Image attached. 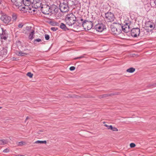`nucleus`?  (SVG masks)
Masks as SVG:
<instances>
[{"label": "nucleus", "instance_id": "nucleus-1", "mask_svg": "<svg viewBox=\"0 0 156 156\" xmlns=\"http://www.w3.org/2000/svg\"><path fill=\"white\" fill-rule=\"evenodd\" d=\"M122 28L121 24L114 22L111 26L112 33L114 35H118L121 33Z\"/></svg>", "mask_w": 156, "mask_h": 156}, {"label": "nucleus", "instance_id": "nucleus-2", "mask_svg": "<svg viewBox=\"0 0 156 156\" xmlns=\"http://www.w3.org/2000/svg\"><path fill=\"white\" fill-rule=\"evenodd\" d=\"M76 17L72 13L68 14L66 16L65 20L66 24L69 26H73L76 20Z\"/></svg>", "mask_w": 156, "mask_h": 156}, {"label": "nucleus", "instance_id": "nucleus-3", "mask_svg": "<svg viewBox=\"0 0 156 156\" xmlns=\"http://www.w3.org/2000/svg\"><path fill=\"white\" fill-rule=\"evenodd\" d=\"M59 7V9L62 12H67L69 11V8L68 2L66 1H64L60 2Z\"/></svg>", "mask_w": 156, "mask_h": 156}, {"label": "nucleus", "instance_id": "nucleus-4", "mask_svg": "<svg viewBox=\"0 0 156 156\" xmlns=\"http://www.w3.org/2000/svg\"><path fill=\"white\" fill-rule=\"evenodd\" d=\"M41 11L44 14L48 15L51 14L52 10L50 7L48 5H43L41 6Z\"/></svg>", "mask_w": 156, "mask_h": 156}, {"label": "nucleus", "instance_id": "nucleus-5", "mask_svg": "<svg viewBox=\"0 0 156 156\" xmlns=\"http://www.w3.org/2000/svg\"><path fill=\"white\" fill-rule=\"evenodd\" d=\"M1 16L0 17V20L2 21L5 24H8L11 21V17L6 14L3 13H1L0 14Z\"/></svg>", "mask_w": 156, "mask_h": 156}, {"label": "nucleus", "instance_id": "nucleus-6", "mask_svg": "<svg viewBox=\"0 0 156 156\" xmlns=\"http://www.w3.org/2000/svg\"><path fill=\"white\" fill-rule=\"evenodd\" d=\"M84 28L85 30H89L91 29L93 27V23L91 21H88L87 20H84L83 22Z\"/></svg>", "mask_w": 156, "mask_h": 156}, {"label": "nucleus", "instance_id": "nucleus-7", "mask_svg": "<svg viewBox=\"0 0 156 156\" xmlns=\"http://www.w3.org/2000/svg\"><path fill=\"white\" fill-rule=\"evenodd\" d=\"M114 19V15L112 12H108L105 14V19L108 22H112Z\"/></svg>", "mask_w": 156, "mask_h": 156}, {"label": "nucleus", "instance_id": "nucleus-8", "mask_svg": "<svg viewBox=\"0 0 156 156\" xmlns=\"http://www.w3.org/2000/svg\"><path fill=\"white\" fill-rule=\"evenodd\" d=\"M140 33V29L138 28H133L132 29L131 31V35L134 37L139 36Z\"/></svg>", "mask_w": 156, "mask_h": 156}, {"label": "nucleus", "instance_id": "nucleus-9", "mask_svg": "<svg viewBox=\"0 0 156 156\" xmlns=\"http://www.w3.org/2000/svg\"><path fill=\"white\" fill-rule=\"evenodd\" d=\"M105 27V26L102 23H100L95 25L94 28L97 31L101 32L104 30Z\"/></svg>", "mask_w": 156, "mask_h": 156}, {"label": "nucleus", "instance_id": "nucleus-10", "mask_svg": "<svg viewBox=\"0 0 156 156\" xmlns=\"http://www.w3.org/2000/svg\"><path fill=\"white\" fill-rule=\"evenodd\" d=\"M11 1L16 6L19 7L22 5L23 0H11Z\"/></svg>", "mask_w": 156, "mask_h": 156}, {"label": "nucleus", "instance_id": "nucleus-11", "mask_svg": "<svg viewBox=\"0 0 156 156\" xmlns=\"http://www.w3.org/2000/svg\"><path fill=\"white\" fill-rule=\"evenodd\" d=\"M2 33L0 35L1 39L6 40L8 37V34L6 30H4L3 28H1Z\"/></svg>", "mask_w": 156, "mask_h": 156}, {"label": "nucleus", "instance_id": "nucleus-12", "mask_svg": "<svg viewBox=\"0 0 156 156\" xmlns=\"http://www.w3.org/2000/svg\"><path fill=\"white\" fill-rule=\"evenodd\" d=\"M129 23H125V24L123 25H121L122 30H123L125 32L127 33L129 31Z\"/></svg>", "mask_w": 156, "mask_h": 156}, {"label": "nucleus", "instance_id": "nucleus-13", "mask_svg": "<svg viewBox=\"0 0 156 156\" xmlns=\"http://www.w3.org/2000/svg\"><path fill=\"white\" fill-rule=\"evenodd\" d=\"M83 27V22L82 23V22H80L79 20L76 19L75 24L73 26V28H77L78 27Z\"/></svg>", "mask_w": 156, "mask_h": 156}, {"label": "nucleus", "instance_id": "nucleus-14", "mask_svg": "<svg viewBox=\"0 0 156 156\" xmlns=\"http://www.w3.org/2000/svg\"><path fill=\"white\" fill-rule=\"evenodd\" d=\"M146 27L148 28V29H149V28H150V31H151L155 28V25L154 23L148 22L146 24Z\"/></svg>", "mask_w": 156, "mask_h": 156}, {"label": "nucleus", "instance_id": "nucleus-15", "mask_svg": "<svg viewBox=\"0 0 156 156\" xmlns=\"http://www.w3.org/2000/svg\"><path fill=\"white\" fill-rule=\"evenodd\" d=\"M104 126L107 127V129H111L113 131H118V129L115 127H113L112 126L110 125L108 126L107 124H105Z\"/></svg>", "mask_w": 156, "mask_h": 156}, {"label": "nucleus", "instance_id": "nucleus-16", "mask_svg": "<svg viewBox=\"0 0 156 156\" xmlns=\"http://www.w3.org/2000/svg\"><path fill=\"white\" fill-rule=\"evenodd\" d=\"M26 31L25 32V34H28L30 33L33 30H34L31 26H27L26 28Z\"/></svg>", "mask_w": 156, "mask_h": 156}, {"label": "nucleus", "instance_id": "nucleus-17", "mask_svg": "<svg viewBox=\"0 0 156 156\" xmlns=\"http://www.w3.org/2000/svg\"><path fill=\"white\" fill-rule=\"evenodd\" d=\"M31 3V1L30 0H23V4L25 6H29Z\"/></svg>", "mask_w": 156, "mask_h": 156}, {"label": "nucleus", "instance_id": "nucleus-18", "mask_svg": "<svg viewBox=\"0 0 156 156\" xmlns=\"http://www.w3.org/2000/svg\"><path fill=\"white\" fill-rule=\"evenodd\" d=\"M60 28L62 30L64 31L68 30L69 29H68L66 26V25L63 23H61L60 26Z\"/></svg>", "mask_w": 156, "mask_h": 156}, {"label": "nucleus", "instance_id": "nucleus-19", "mask_svg": "<svg viewBox=\"0 0 156 156\" xmlns=\"http://www.w3.org/2000/svg\"><path fill=\"white\" fill-rule=\"evenodd\" d=\"M29 39L32 40L33 39L34 37L33 36L34 34V30H33L30 33H29Z\"/></svg>", "mask_w": 156, "mask_h": 156}, {"label": "nucleus", "instance_id": "nucleus-20", "mask_svg": "<svg viewBox=\"0 0 156 156\" xmlns=\"http://www.w3.org/2000/svg\"><path fill=\"white\" fill-rule=\"evenodd\" d=\"M16 54L18 56H24L26 54L22 52L21 51H16Z\"/></svg>", "mask_w": 156, "mask_h": 156}, {"label": "nucleus", "instance_id": "nucleus-21", "mask_svg": "<svg viewBox=\"0 0 156 156\" xmlns=\"http://www.w3.org/2000/svg\"><path fill=\"white\" fill-rule=\"evenodd\" d=\"M135 68L131 67L129 69H128L126 70V72L129 73H133L135 71Z\"/></svg>", "mask_w": 156, "mask_h": 156}, {"label": "nucleus", "instance_id": "nucleus-22", "mask_svg": "<svg viewBox=\"0 0 156 156\" xmlns=\"http://www.w3.org/2000/svg\"><path fill=\"white\" fill-rule=\"evenodd\" d=\"M8 143V141L5 140H0V145H4Z\"/></svg>", "mask_w": 156, "mask_h": 156}, {"label": "nucleus", "instance_id": "nucleus-23", "mask_svg": "<svg viewBox=\"0 0 156 156\" xmlns=\"http://www.w3.org/2000/svg\"><path fill=\"white\" fill-rule=\"evenodd\" d=\"M34 6L35 8H38L41 7V3L40 2H37L35 3H34Z\"/></svg>", "mask_w": 156, "mask_h": 156}, {"label": "nucleus", "instance_id": "nucleus-24", "mask_svg": "<svg viewBox=\"0 0 156 156\" xmlns=\"http://www.w3.org/2000/svg\"><path fill=\"white\" fill-rule=\"evenodd\" d=\"M36 144H45L46 143V140L41 141V140H37L35 142Z\"/></svg>", "mask_w": 156, "mask_h": 156}, {"label": "nucleus", "instance_id": "nucleus-25", "mask_svg": "<svg viewBox=\"0 0 156 156\" xmlns=\"http://www.w3.org/2000/svg\"><path fill=\"white\" fill-rule=\"evenodd\" d=\"M17 18V16L15 13H13L12 15V19L14 21H16Z\"/></svg>", "mask_w": 156, "mask_h": 156}, {"label": "nucleus", "instance_id": "nucleus-26", "mask_svg": "<svg viewBox=\"0 0 156 156\" xmlns=\"http://www.w3.org/2000/svg\"><path fill=\"white\" fill-rule=\"evenodd\" d=\"M110 95V94H103V95H101L100 96V98H105V97H107L108 96H109Z\"/></svg>", "mask_w": 156, "mask_h": 156}, {"label": "nucleus", "instance_id": "nucleus-27", "mask_svg": "<svg viewBox=\"0 0 156 156\" xmlns=\"http://www.w3.org/2000/svg\"><path fill=\"white\" fill-rule=\"evenodd\" d=\"M27 75V76H29L30 78H32L33 76V74L31 73L30 72L28 73Z\"/></svg>", "mask_w": 156, "mask_h": 156}, {"label": "nucleus", "instance_id": "nucleus-28", "mask_svg": "<svg viewBox=\"0 0 156 156\" xmlns=\"http://www.w3.org/2000/svg\"><path fill=\"white\" fill-rule=\"evenodd\" d=\"M45 38L46 40H48L50 38L48 34H45Z\"/></svg>", "mask_w": 156, "mask_h": 156}, {"label": "nucleus", "instance_id": "nucleus-29", "mask_svg": "<svg viewBox=\"0 0 156 156\" xmlns=\"http://www.w3.org/2000/svg\"><path fill=\"white\" fill-rule=\"evenodd\" d=\"M136 145L133 143H131L130 144V146L131 147H135Z\"/></svg>", "mask_w": 156, "mask_h": 156}, {"label": "nucleus", "instance_id": "nucleus-30", "mask_svg": "<svg viewBox=\"0 0 156 156\" xmlns=\"http://www.w3.org/2000/svg\"><path fill=\"white\" fill-rule=\"evenodd\" d=\"M51 30L53 31H55L58 30V28L55 27H52L51 28Z\"/></svg>", "mask_w": 156, "mask_h": 156}, {"label": "nucleus", "instance_id": "nucleus-31", "mask_svg": "<svg viewBox=\"0 0 156 156\" xmlns=\"http://www.w3.org/2000/svg\"><path fill=\"white\" fill-rule=\"evenodd\" d=\"M52 25L53 26H58L59 23L56 22H54L53 23Z\"/></svg>", "mask_w": 156, "mask_h": 156}, {"label": "nucleus", "instance_id": "nucleus-32", "mask_svg": "<svg viewBox=\"0 0 156 156\" xmlns=\"http://www.w3.org/2000/svg\"><path fill=\"white\" fill-rule=\"evenodd\" d=\"M75 69V68L74 66H71L70 67L69 69L71 71H73Z\"/></svg>", "mask_w": 156, "mask_h": 156}, {"label": "nucleus", "instance_id": "nucleus-33", "mask_svg": "<svg viewBox=\"0 0 156 156\" xmlns=\"http://www.w3.org/2000/svg\"><path fill=\"white\" fill-rule=\"evenodd\" d=\"M23 26V24L22 23H21L19 24L18 26V27L19 28H21Z\"/></svg>", "mask_w": 156, "mask_h": 156}, {"label": "nucleus", "instance_id": "nucleus-34", "mask_svg": "<svg viewBox=\"0 0 156 156\" xmlns=\"http://www.w3.org/2000/svg\"><path fill=\"white\" fill-rule=\"evenodd\" d=\"M41 41V40L39 38L37 39L34 40V41H37V42H39Z\"/></svg>", "mask_w": 156, "mask_h": 156}, {"label": "nucleus", "instance_id": "nucleus-35", "mask_svg": "<svg viewBox=\"0 0 156 156\" xmlns=\"http://www.w3.org/2000/svg\"><path fill=\"white\" fill-rule=\"evenodd\" d=\"M9 151V150L8 149H6L3 151V152L4 153H7Z\"/></svg>", "mask_w": 156, "mask_h": 156}, {"label": "nucleus", "instance_id": "nucleus-36", "mask_svg": "<svg viewBox=\"0 0 156 156\" xmlns=\"http://www.w3.org/2000/svg\"><path fill=\"white\" fill-rule=\"evenodd\" d=\"M3 50L4 51L3 54L5 55L7 53V50L6 49H3Z\"/></svg>", "mask_w": 156, "mask_h": 156}, {"label": "nucleus", "instance_id": "nucleus-37", "mask_svg": "<svg viewBox=\"0 0 156 156\" xmlns=\"http://www.w3.org/2000/svg\"><path fill=\"white\" fill-rule=\"evenodd\" d=\"M151 2L152 3L153 2L155 4V6H156V0H152L151 1Z\"/></svg>", "mask_w": 156, "mask_h": 156}, {"label": "nucleus", "instance_id": "nucleus-38", "mask_svg": "<svg viewBox=\"0 0 156 156\" xmlns=\"http://www.w3.org/2000/svg\"><path fill=\"white\" fill-rule=\"evenodd\" d=\"M84 57L83 56H80V57H77V58H75V59H80L83 57Z\"/></svg>", "mask_w": 156, "mask_h": 156}, {"label": "nucleus", "instance_id": "nucleus-39", "mask_svg": "<svg viewBox=\"0 0 156 156\" xmlns=\"http://www.w3.org/2000/svg\"><path fill=\"white\" fill-rule=\"evenodd\" d=\"M80 21V22H80H82V23L84 21L83 20L82 18H81Z\"/></svg>", "mask_w": 156, "mask_h": 156}, {"label": "nucleus", "instance_id": "nucleus-40", "mask_svg": "<svg viewBox=\"0 0 156 156\" xmlns=\"http://www.w3.org/2000/svg\"><path fill=\"white\" fill-rule=\"evenodd\" d=\"M19 144L20 145H22L23 144V142H19Z\"/></svg>", "mask_w": 156, "mask_h": 156}, {"label": "nucleus", "instance_id": "nucleus-41", "mask_svg": "<svg viewBox=\"0 0 156 156\" xmlns=\"http://www.w3.org/2000/svg\"><path fill=\"white\" fill-rule=\"evenodd\" d=\"M28 117H27V118L26 119V120L28 119Z\"/></svg>", "mask_w": 156, "mask_h": 156}, {"label": "nucleus", "instance_id": "nucleus-42", "mask_svg": "<svg viewBox=\"0 0 156 156\" xmlns=\"http://www.w3.org/2000/svg\"><path fill=\"white\" fill-rule=\"evenodd\" d=\"M2 108V107H0V109L1 108Z\"/></svg>", "mask_w": 156, "mask_h": 156}, {"label": "nucleus", "instance_id": "nucleus-43", "mask_svg": "<svg viewBox=\"0 0 156 156\" xmlns=\"http://www.w3.org/2000/svg\"><path fill=\"white\" fill-rule=\"evenodd\" d=\"M1 0H0V4H1Z\"/></svg>", "mask_w": 156, "mask_h": 156}, {"label": "nucleus", "instance_id": "nucleus-44", "mask_svg": "<svg viewBox=\"0 0 156 156\" xmlns=\"http://www.w3.org/2000/svg\"><path fill=\"white\" fill-rule=\"evenodd\" d=\"M22 156L21 155V156Z\"/></svg>", "mask_w": 156, "mask_h": 156}]
</instances>
